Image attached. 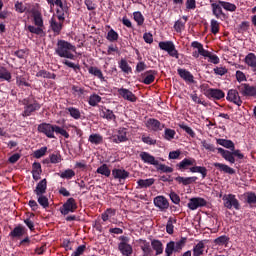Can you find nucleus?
Segmentation results:
<instances>
[{"label":"nucleus","mask_w":256,"mask_h":256,"mask_svg":"<svg viewBox=\"0 0 256 256\" xmlns=\"http://www.w3.org/2000/svg\"><path fill=\"white\" fill-rule=\"evenodd\" d=\"M55 53L58 57L75 61V54L73 53H77V47L65 40H58Z\"/></svg>","instance_id":"obj_1"},{"label":"nucleus","mask_w":256,"mask_h":256,"mask_svg":"<svg viewBox=\"0 0 256 256\" xmlns=\"http://www.w3.org/2000/svg\"><path fill=\"white\" fill-rule=\"evenodd\" d=\"M24 111L22 113L23 117L31 116V113H35V111H39L41 109V104L37 102V100L27 98L23 100Z\"/></svg>","instance_id":"obj_2"},{"label":"nucleus","mask_w":256,"mask_h":256,"mask_svg":"<svg viewBox=\"0 0 256 256\" xmlns=\"http://www.w3.org/2000/svg\"><path fill=\"white\" fill-rule=\"evenodd\" d=\"M223 205L226 207V209H236V211H239L241 209V204H239V200H237V197L235 194H225L222 197Z\"/></svg>","instance_id":"obj_3"},{"label":"nucleus","mask_w":256,"mask_h":256,"mask_svg":"<svg viewBox=\"0 0 256 256\" xmlns=\"http://www.w3.org/2000/svg\"><path fill=\"white\" fill-rule=\"evenodd\" d=\"M159 48L162 51H166L170 57H174L175 59H179V51L175 48V44L172 41H162L158 44Z\"/></svg>","instance_id":"obj_4"},{"label":"nucleus","mask_w":256,"mask_h":256,"mask_svg":"<svg viewBox=\"0 0 256 256\" xmlns=\"http://www.w3.org/2000/svg\"><path fill=\"white\" fill-rule=\"evenodd\" d=\"M57 18L52 17L50 20V27L52 31L59 35L61 33V29H63V23L65 22V16L63 14L56 15Z\"/></svg>","instance_id":"obj_5"},{"label":"nucleus","mask_w":256,"mask_h":256,"mask_svg":"<svg viewBox=\"0 0 256 256\" xmlns=\"http://www.w3.org/2000/svg\"><path fill=\"white\" fill-rule=\"evenodd\" d=\"M239 93L243 97H255L256 98V85H251L247 83H242L237 87Z\"/></svg>","instance_id":"obj_6"},{"label":"nucleus","mask_w":256,"mask_h":256,"mask_svg":"<svg viewBox=\"0 0 256 256\" xmlns=\"http://www.w3.org/2000/svg\"><path fill=\"white\" fill-rule=\"evenodd\" d=\"M75 211H77V202L74 198H69L60 208L62 215H69V213H75Z\"/></svg>","instance_id":"obj_7"},{"label":"nucleus","mask_w":256,"mask_h":256,"mask_svg":"<svg viewBox=\"0 0 256 256\" xmlns=\"http://www.w3.org/2000/svg\"><path fill=\"white\" fill-rule=\"evenodd\" d=\"M39 133H43L49 139H55V125L42 123L38 126Z\"/></svg>","instance_id":"obj_8"},{"label":"nucleus","mask_w":256,"mask_h":256,"mask_svg":"<svg viewBox=\"0 0 256 256\" xmlns=\"http://www.w3.org/2000/svg\"><path fill=\"white\" fill-rule=\"evenodd\" d=\"M204 95L208 97V99H216V101L225 98V92H223V90L221 89L216 88H209L205 90Z\"/></svg>","instance_id":"obj_9"},{"label":"nucleus","mask_w":256,"mask_h":256,"mask_svg":"<svg viewBox=\"0 0 256 256\" xmlns=\"http://www.w3.org/2000/svg\"><path fill=\"white\" fill-rule=\"evenodd\" d=\"M145 125L149 129V131L159 132L165 129V124L161 123L159 120L155 118L148 119Z\"/></svg>","instance_id":"obj_10"},{"label":"nucleus","mask_w":256,"mask_h":256,"mask_svg":"<svg viewBox=\"0 0 256 256\" xmlns=\"http://www.w3.org/2000/svg\"><path fill=\"white\" fill-rule=\"evenodd\" d=\"M191 47H193V49H196L192 53V56L195 57V59H199V55H201L202 57L209 55V51L205 50V48H203V44H201L197 41L192 42Z\"/></svg>","instance_id":"obj_11"},{"label":"nucleus","mask_w":256,"mask_h":256,"mask_svg":"<svg viewBox=\"0 0 256 256\" xmlns=\"http://www.w3.org/2000/svg\"><path fill=\"white\" fill-rule=\"evenodd\" d=\"M206 205H207V200L201 197L191 198L188 202V208L191 211H195L199 209V207H205Z\"/></svg>","instance_id":"obj_12"},{"label":"nucleus","mask_w":256,"mask_h":256,"mask_svg":"<svg viewBox=\"0 0 256 256\" xmlns=\"http://www.w3.org/2000/svg\"><path fill=\"white\" fill-rule=\"evenodd\" d=\"M48 5H50V7H57V11H56V15H62L63 17H65V13H67V11H69V7H67V4L63 3V0H52V4L48 3Z\"/></svg>","instance_id":"obj_13"},{"label":"nucleus","mask_w":256,"mask_h":256,"mask_svg":"<svg viewBox=\"0 0 256 256\" xmlns=\"http://www.w3.org/2000/svg\"><path fill=\"white\" fill-rule=\"evenodd\" d=\"M118 94L120 97H123L125 101H129L130 103H136L137 102V96L133 94L129 89L127 88H119Z\"/></svg>","instance_id":"obj_14"},{"label":"nucleus","mask_w":256,"mask_h":256,"mask_svg":"<svg viewBox=\"0 0 256 256\" xmlns=\"http://www.w3.org/2000/svg\"><path fill=\"white\" fill-rule=\"evenodd\" d=\"M226 99L227 101H230L235 105H238V107H241L243 103V101L241 100V97L239 96V92L235 89H231L228 91Z\"/></svg>","instance_id":"obj_15"},{"label":"nucleus","mask_w":256,"mask_h":256,"mask_svg":"<svg viewBox=\"0 0 256 256\" xmlns=\"http://www.w3.org/2000/svg\"><path fill=\"white\" fill-rule=\"evenodd\" d=\"M154 205L158 207L160 211H167L169 209V200L165 196H157L154 198Z\"/></svg>","instance_id":"obj_16"},{"label":"nucleus","mask_w":256,"mask_h":256,"mask_svg":"<svg viewBox=\"0 0 256 256\" xmlns=\"http://www.w3.org/2000/svg\"><path fill=\"white\" fill-rule=\"evenodd\" d=\"M113 143H124L127 141V129L120 128L117 133L112 136Z\"/></svg>","instance_id":"obj_17"},{"label":"nucleus","mask_w":256,"mask_h":256,"mask_svg":"<svg viewBox=\"0 0 256 256\" xmlns=\"http://www.w3.org/2000/svg\"><path fill=\"white\" fill-rule=\"evenodd\" d=\"M140 159L143 161V163H147L148 165H159V161L155 159V156L149 154L148 152H141L139 154Z\"/></svg>","instance_id":"obj_18"},{"label":"nucleus","mask_w":256,"mask_h":256,"mask_svg":"<svg viewBox=\"0 0 256 256\" xmlns=\"http://www.w3.org/2000/svg\"><path fill=\"white\" fill-rule=\"evenodd\" d=\"M197 161L195 158H185L180 163L176 165L177 169L179 171H185L189 169V167H193V165H196Z\"/></svg>","instance_id":"obj_19"},{"label":"nucleus","mask_w":256,"mask_h":256,"mask_svg":"<svg viewBox=\"0 0 256 256\" xmlns=\"http://www.w3.org/2000/svg\"><path fill=\"white\" fill-rule=\"evenodd\" d=\"M217 151L218 153H220V155H222L225 161H228V163H231V164L235 163V156H233V152L229 150H225L223 148H218Z\"/></svg>","instance_id":"obj_20"},{"label":"nucleus","mask_w":256,"mask_h":256,"mask_svg":"<svg viewBox=\"0 0 256 256\" xmlns=\"http://www.w3.org/2000/svg\"><path fill=\"white\" fill-rule=\"evenodd\" d=\"M41 173L43 170L41 169V163L34 162L32 165V177L34 181H39L41 179Z\"/></svg>","instance_id":"obj_21"},{"label":"nucleus","mask_w":256,"mask_h":256,"mask_svg":"<svg viewBox=\"0 0 256 256\" xmlns=\"http://www.w3.org/2000/svg\"><path fill=\"white\" fill-rule=\"evenodd\" d=\"M244 62L252 69L254 73H256V55L254 53H249L246 55Z\"/></svg>","instance_id":"obj_22"},{"label":"nucleus","mask_w":256,"mask_h":256,"mask_svg":"<svg viewBox=\"0 0 256 256\" xmlns=\"http://www.w3.org/2000/svg\"><path fill=\"white\" fill-rule=\"evenodd\" d=\"M103 135L99 133H92L88 137V142L91 143V145H103Z\"/></svg>","instance_id":"obj_23"},{"label":"nucleus","mask_w":256,"mask_h":256,"mask_svg":"<svg viewBox=\"0 0 256 256\" xmlns=\"http://www.w3.org/2000/svg\"><path fill=\"white\" fill-rule=\"evenodd\" d=\"M118 249L124 256L133 255V246H131V244L119 243Z\"/></svg>","instance_id":"obj_24"},{"label":"nucleus","mask_w":256,"mask_h":256,"mask_svg":"<svg viewBox=\"0 0 256 256\" xmlns=\"http://www.w3.org/2000/svg\"><path fill=\"white\" fill-rule=\"evenodd\" d=\"M177 71H178V75L181 77V79H183L187 83H193L194 77H193V74H191V72H189L183 68H179Z\"/></svg>","instance_id":"obj_25"},{"label":"nucleus","mask_w":256,"mask_h":256,"mask_svg":"<svg viewBox=\"0 0 256 256\" xmlns=\"http://www.w3.org/2000/svg\"><path fill=\"white\" fill-rule=\"evenodd\" d=\"M34 193L39 196V195H45L47 193V179L41 180L37 186L36 189L34 190Z\"/></svg>","instance_id":"obj_26"},{"label":"nucleus","mask_w":256,"mask_h":256,"mask_svg":"<svg viewBox=\"0 0 256 256\" xmlns=\"http://www.w3.org/2000/svg\"><path fill=\"white\" fill-rule=\"evenodd\" d=\"M175 181L179 183L180 185H191L197 181V176H192V177H181L178 176L175 178Z\"/></svg>","instance_id":"obj_27"},{"label":"nucleus","mask_w":256,"mask_h":256,"mask_svg":"<svg viewBox=\"0 0 256 256\" xmlns=\"http://www.w3.org/2000/svg\"><path fill=\"white\" fill-rule=\"evenodd\" d=\"M213 165L216 167V169H219L222 173H227L228 175H235V169L229 167L226 164L216 162Z\"/></svg>","instance_id":"obj_28"},{"label":"nucleus","mask_w":256,"mask_h":256,"mask_svg":"<svg viewBox=\"0 0 256 256\" xmlns=\"http://www.w3.org/2000/svg\"><path fill=\"white\" fill-rule=\"evenodd\" d=\"M32 17H33L34 25L36 27H40V28L44 29L43 16L41 15V12L33 11Z\"/></svg>","instance_id":"obj_29"},{"label":"nucleus","mask_w":256,"mask_h":256,"mask_svg":"<svg viewBox=\"0 0 256 256\" xmlns=\"http://www.w3.org/2000/svg\"><path fill=\"white\" fill-rule=\"evenodd\" d=\"M151 247L155 250L156 255H163V242L161 240L154 239L151 241Z\"/></svg>","instance_id":"obj_30"},{"label":"nucleus","mask_w":256,"mask_h":256,"mask_svg":"<svg viewBox=\"0 0 256 256\" xmlns=\"http://www.w3.org/2000/svg\"><path fill=\"white\" fill-rule=\"evenodd\" d=\"M88 72L90 73V75H94V77L100 79V81H105V76H103V71H101V69L90 66L88 68Z\"/></svg>","instance_id":"obj_31"},{"label":"nucleus","mask_w":256,"mask_h":256,"mask_svg":"<svg viewBox=\"0 0 256 256\" xmlns=\"http://www.w3.org/2000/svg\"><path fill=\"white\" fill-rule=\"evenodd\" d=\"M155 75H157V72L155 70L147 71L145 73L143 83L145 85H151V83H153V81H155Z\"/></svg>","instance_id":"obj_32"},{"label":"nucleus","mask_w":256,"mask_h":256,"mask_svg":"<svg viewBox=\"0 0 256 256\" xmlns=\"http://www.w3.org/2000/svg\"><path fill=\"white\" fill-rule=\"evenodd\" d=\"M112 175L114 179H127V177H129V172L123 169H114L112 170Z\"/></svg>","instance_id":"obj_33"},{"label":"nucleus","mask_w":256,"mask_h":256,"mask_svg":"<svg viewBox=\"0 0 256 256\" xmlns=\"http://www.w3.org/2000/svg\"><path fill=\"white\" fill-rule=\"evenodd\" d=\"M203 253H205V243L200 241L193 248V256H201Z\"/></svg>","instance_id":"obj_34"},{"label":"nucleus","mask_w":256,"mask_h":256,"mask_svg":"<svg viewBox=\"0 0 256 256\" xmlns=\"http://www.w3.org/2000/svg\"><path fill=\"white\" fill-rule=\"evenodd\" d=\"M218 145L225 147V149H230L231 151H235V143L231 140L226 139H217Z\"/></svg>","instance_id":"obj_35"},{"label":"nucleus","mask_w":256,"mask_h":256,"mask_svg":"<svg viewBox=\"0 0 256 256\" xmlns=\"http://www.w3.org/2000/svg\"><path fill=\"white\" fill-rule=\"evenodd\" d=\"M138 186L140 189H147V187H151L155 183L154 178H148V179H140L137 181Z\"/></svg>","instance_id":"obj_36"},{"label":"nucleus","mask_w":256,"mask_h":256,"mask_svg":"<svg viewBox=\"0 0 256 256\" xmlns=\"http://www.w3.org/2000/svg\"><path fill=\"white\" fill-rule=\"evenodd\" d=\"M138 243L144 253V255H149L151 253V244L147 240L139 239Z\"/></svg>","instance_id":"obj_37"},{"label":"nucleus","mask_w":256,"mask_h":256,"mask_svg":"<svg viewBox=\"0 0 256 256\" xmlns=\"http://www.w3.org/2000/svg\"><path fill=\"white\" fill-rule=\"evenodd\" d=\"M66 111L69 112V115L72 117V119H81V110H79V108L68 107L66 108Z\"/></svg>","instance_id":"obj_38"},{"label":"nucleus","mask_w":256,"mask_h":256,"mask_svg":"<svg viewBox=\"0 0 256 256\" xmlns=\"http://www.w3.org/2000/svg\"><path fill=\"white\" fill-rule=\"evenodd\" d=\"M211 7H212V13L213 15L216 16V19H220L222 14H223V9L221 7V4H217V3H212L211 4Z\"/></svg>","instance_id":"obj_39"},{"label":"nucleus","mask_w":256,"mask_h":256,"mask_svg":"<svg viewBox=\"0 0 256 256\" xmlns=\"http://www.w3.org/2000/svg\"><path fill=\"white\" fill-rule=\"evenodd\" d=\"M175 223H177V219L170 217L167 221L166 224V233H168V235H173L174 233V229H175Z\"/></svg>","instance_id":"obj_40"},{"label":"nucleus","mask_w":256,"mask_h":256,"mask_svg":"<svg viewBox=\"0 0 256 256\" xmlns=\"http://www.w3.org/2000/svg\"><path fill=\"white\" fill-rule=\"evenodd\" d=\"M96 173H99V175H103L104 177H111V169H109L107 164H103L98 167Z\"/></svg>","instance_id":"obj_41"},{"label":"nucleus","mask_w":256,"mask_h":256,"mask_svg":"<svg viewBox=\"0 0 256 256\" xmlns=\"http://www.w3.org/2000/svg\"><path fill=\"white\" fill-rule=\"evenodd\" d=\"M219 5H221L225 11H230L231 13L237 11V6L231 2L219 1Z\"/></svg>","instance_id":"obj_42"},{"label":"nucleus","mask_w":256,"mask_h":256,"mask_svg":"<svg viewBox=\"0 0 256 256\" xmlns=\"http://www.w3.org/2000/svg\"><path fill=\"white\" fill-rule=\"evenodd\" d=\"M191 173H201L202 179L207 177V168L203 166H194L190 168Z\"/></svg>","instance_id":"obj_43"},{"label":"nucleus","mask_w":256,"mask_h":256,"mask_svg":"<svg viewBox=\"0 0 256 256\" xmlns=\"http://www.w3.org/2000/svg\"><path fill=\"white\" fill-rule=\"evenodd\" d=\"M101 117H103L104 119H108L110 121H112L113 119H115V114L113 113V111L107 109V108H103L100 112Z\"/></svg>","instance_id":"obj_44"},{"label":"nucleus","mask_w":256,"mask_h":256,"mask_svg":"<svg viewBox=\"0 0 256 256\" xmlns=\"http://www.w3.org/2000/svg\"><path fill=\"white\" fill-rule=\"evenodd\" d=\"M185 243H187V238H181L179 241L174 242L175 253H181L183 247H185Z\"/></svg>","instance_id":"obj_45"},{"label":"nucleus","mask_w":256,"mask_h":256,"mask_svg":"<svg viewBox=\"0 0 256 256\" xmlns=\"http://www.w3.org/2000/svg\"><path fill=\"white\" fill-rule=\"evenodd\" d=\"M0 79L3 81H11V72L5 67H0Z\"/></svg>","instance_id":"obj_46"},{"label":"nucleus","mask_w":256,"mask_h":256,"mask_svg":"<svg viewBox=\"0 0 256 256\" xmlns=\"http://www.w3.org/2000/svg\"><path fill=\"white\" fill-rule=\"evenodd\" d=\"M214 243H215V245H219V246L225 245V247H227V245L229 244V236L222 235V236L216 238L214 240Z\"/></svg>","instance_id":"obj_47"},{"label":"nucleus","mask_w":256,"mask_h":256,"mask_svg":"<svg viewBox=\"0 0 256 256\" xmlns=\"http://www.w3.org/2000/svg\"><path fill=\"white\" fill-rule=\"evenodd\" d=\"M89 105H91V107H97V105H99V103H101V96L97 95V94H93L89 97V101H88Z\"/></svg>","instance_id":"obj_48"},{"label":"nucleus","mask_w":256,"mask_h":256,"mask_svg":"<svg viewBox=\"0 0 256 256\" xmlns=\"http://www.w3.org/2000/svg\"><path fill=\"white\" fill-rule=\"evenodd\" d=\"M36 77H42L43 79H55L56 75L51 74L47 70H40L36 73Z\"/></svg>","instance_id":"obj_49"},{"label":"nucleus","mask_w":256,"mask_h":256,"mask_svg":"<svg viewBox=\"0 0 256 256\" xmlns=\"http://www.w3.org/2000/svg\"><path fill=\"white\" fill-rule=\"evenodd\" d=\"M115 209L113 208H108L104 213H102V220L103 221H109L111 217H115Z\"/></svg>","instance_id":"obj_50"},{"label":"nucleus","mask_w":256,"mask_h":256,"mask_svg":"<svg viewBox=\"0 0 256 256\" xmlns=\"http://www.w3.org/2000/svg\"><path fill=\"white\" fill-rule=\"evenodd\" d=\"M119 67L121 69V71H123V73H131V66H129V63H127V60L122 59L119 62Z\"/></svg>","instance_id":"obj_51"},{"label":"nucleus","mask_w":256,"mask_h":256,"mask_svg":"<svg viewBox=\"0 0 256 256\" xmlns=\"http://www.w3.org/2000/svg\"><path fill=\"white\" fill-rule=\"evenodd\" d=\"M173 253H175V242L174 241H170L166 245L165 255L166 256H172Z\"/></svg>","instance_id":"obj_52"},{"label":"nucleus","mask_w":256,"mask_h":256,"mask_svg":"<svg viewBox=\"0 0 256 256\" xmlns=\"http://www.w3.org/2000/svg\"><path fill=\"white\" fill-rule=\"evenodd\" d=\"M59 177H61V179H73V177H75V171L72 169H66L64 172L59 174Z\"/></svg>","instance_id":"obj_53"},{"label":"nucleus","mask_w":256,"mask_h":256,"mask_svg":"<svg viewBox=\"0 0 256 256\" xmlns=\"http://www.w3.org/2000/svg\"><path fill=\"white\" fill-rule=\"evenodd\" d=\"M38 203L43 207V209H47L49 207V198H47L45 195H38Z\"/></svg>","instance_id":"obj_54"},{"label":"nucleus","mask_w":256,"mask_h":256,"mask_svg":"<svg viewBox=\"0 0 256 256\" xmlns=\"http://www.w3.org/2000/svg\"><path fill=\"white\" fill-rule=\"evenodd\" d=\"M176 132L173 129L166 128L164 131V139L166 141H171L172 139H175Z\"/></svg>","instance_id":"obj_55"},{"label":"nucleus","mask_w":256,"mask_h":256,"mask_svg":"<svg viewBox=\"0 0 256 256\" xmlns=\"http://www.w3.org/2000/svg\"><path fill=\"white\" fill-rule=\"evenodd\" d=\"M15 11H17V13H29L27 6H24L23 2L19 1H16L15 3Z\"/></svg>","instance_id":"obj_56"},{"label":"nucleus","mask_w":256,"mask_h":256,"mask_svg":"<svg viewBox=\"0 0 256 256\" xmlns=\"http://www.w3.org/2000/svg\"><path fill=\"white\" fill-rule=\"evenodd\" d=\"M106 39H107L108 41H110L111 43H113L114 41H117V40L119 39V34H118L115 30L111 29V30L107 33Z\"/></svg>","instance_id":"obj_57"},{"label":"nucleus","mask_w":256,"mask_h":256,"mask_svg":"<svg viewBox=\"0 0 256 256\" xmlns=\"http://www.w3.org/2000/svg\"><path fill=\"white\" fill-rule=\"evenodd\" d=\"M210 27H211V33H213V35H217V33H219L220 24L217 20L212 19L210 23Z\"/></svg>","instance_id":"obj_58"},{"label":"nucleus","mask_w":256,"mask_h":256,"mask_svg":"<svg viewBox=\"0 0 256 256\" xmlns=\"http://www.w3.org/2000/svg\"><path fill=\"white\" fill-rule=\"evenodd\" d=\"M25 234V230L22 227H16L14 228V231L10 233L11 237H23Z\"/></svg>","instance_id":"obj_59"},{"label":"nucleus","mask_w":256,"mask_h":256,"mask_svg":"<svg viewBox=\"0 0 256 256\" xmlns=\"http://www.w3.org/2000/svg\"><path fill=\"white\" fill-rule=\"evenodd\" d=\"M133 17L137 25H143V23H145V18L143 17V14H141V12H134Z\"/></svg>","instance_id":"obj_60"},{"label":"nucleus","mask_w":256,"mask_h":256,"mask_svg":"<svg viewBox=\"0 0 256 256\" xmlns=\"http://www.w3.org/2000/svg\"><path fill=\"white\" fill-rule=\"evenodd\" d=\"M28 31L30 33H34V35H42L43 33V28L39 27V26H33V25H29L27 27Z\"/></svg>","instance_id":"obj_61"},{"label":"nucleus","mask_w":256,"mask_h":256,"mask_svg":"<svg viewBox=\"0 0 256 256\" xmlns=\"http://www.w3.org/2000/svg\"><path fill=\"white\" fill-rule=\"evenodd\" d=\"M157 171H161V173H173V168L165 165V164H158Z\"/></svg>","instance_id":"obj_62"},{"label":"nucleus","mask_w":256,"mask_h":256,"mask_svg":"<svg viewBox=\"0 0 256 256\" xmlns=\"http://www.w3.org/2000/svg\"><path fill=\"white\" fill-rule=\"evenodd\" d=\"M205 58H209V63H213L214 65H219V57L215 54H212L211 52L208 51V55L204 56Z\"/></svg>","instance_id":"obj_63"},{"label":"nucleus","mask_w":256,"mask_h":256,"mask_svg":"<svg viewBox=\"0 0 256 256\" xmlns=\"http://www.w3.org/2000/svg\"><path fill=\"white\" fill-rule=\"evenodd\" d=\"M247 203H249V205H255L256 206V195H255V193H248L247 194Z\"/></svg>","instance_id":"obj_64"}]
</instances>
